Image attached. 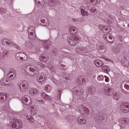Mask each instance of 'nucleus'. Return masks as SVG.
Wrapping results in <instances>:
<instances>
[{
    "label": "nucleus",
    "instance_id": "24",
    "mask_svg": "<svg viewBox=\"0 0 129 129\" xmlns=\"http://www.w3.org/2000/svg\"><path fill=\"white\" fill-rule=\"evenodd\" d=\"M81 9V12L82 15L85 17V16H88L89 14L88 12L85 11V7L81 6L80 7Z\"/></svg>",
    "mask_w": 129,
    "mask_h": 129
},
{
    "label": "nucleus",
    "instance_id": "39",
    "mask_svg": "<svg viewBox=\"0 0 129 129\" xmlns=\"http://www.w3.org/2000/svg\"><path fill=\"white\" fill-rule=\"evenodd\" d=\"M15 57L17 60H21L20 52L17 53Z\"/></svg>",
    "mask_w": 129,
    "mask_h": 129
},
{
    "label": "nucleus",
    "instance_id": "56",
    "mask_svg": "<svg viewBox=\"0 0 129 129\" xmlns=\"http://www.w3.org/2000/svg\"><path fill=\"white\" fill-rule=\"evenodd\" d=\"M69 108H72V106H69Z\"/></svg>",
    "mask_w": 129,
    "mask_h": 129
},
{
    "label": "nucleus",
    "instance_id": "12",
    "mask_svg": "<svg viewBox=\"0 0 129 129\" xmlns=\"http://www.w3.org/2000/svg\"><path fill=\"white\" fill-rule=\"evenodd\" d=\"M59 54V58L60 59H62V58H63V57H66L67 58H69V57H70V53H69L68 52H65L63 50H62V49H61L60 52Z\"/></svg>",
    "mask_w": 129,
    "mask_h": 129
},
{
    "label": "nucleus",
    "instance_id": "19",
    "mask_svg": "<svg viewBox=\"0 0 129 129\" xmlns=\"http://www.w3.org/2000/svg\"><path fill=\"white\" fill-rule=\"evenodd\" d=\"M94 63L97 67H101L104 65V63L102 60L96 59L94 60Z\"/></svg>",
    "mask_w": 129,
    "mask_h": 129
},
{
    "label": "nucleus",
    "instance_id": "48",
    "mask_svg": "<svg viewBox=\"0 0 129 129\" xmlns=\"http://www.w3.org/2000/svg\"><path fill=\"white\" fill-rule=\"evenodd\" d=\"M44 126V125L42 124L41 123H38L37 124V127H43Z\"/></svg>",
    "mask_w": 129,
    "mask_h": 129
},
{
    "label": "nucleus",
    "instance_id": "25",
    "mask_svg": "<svg viewBox=\"0 0 129 129\" xmlns=\"http://www.w3.org/2000/svg\"><path fill=\"white\" fill-rule=\"evenodd\" d=\"M76 52L77 53H85V48L83 47H79L75 49Z\"/></svg>",
    "mask_w": 129,
    "mask_h": 129
},
{
    "label": "nucleus",
    "instance_id": "20",
    "mask_svg": "<svg viewBox=\"0 0 129 129\" xmlns=\"http://www.w3.org/2000/svg\"><path fill=\"white\" fill-rule=\"evenodd\" d=\"M9 46H12V47L15 48V49H17V50H21V47H20V46H19L18 44L12 41L9 43Z\"/></svg>",
    "mask_w": 129,
    "mask_h": 129
},
{
    "label": "nucleus",
    "instance_id": "37",
    "mask_svg": "<svg viewBox=\"0 0 129 129\" xmlns=\"http://www.w3.org/2000/svg\"><path fill=\"white\" fill-rule=\"evenodd\" d=\"M97 79L98 80H99V81H102V80L104 79V78L103 77V75H101L98 76Z\"/></svg>",
    "mask_w": 129,
    "mask_h": 129
},
{
    "label": "nucleus",
    "instance_id": "33",
    "mask_svg": "<svg viewBox=\"0 0 129 129\" xmlns=\"http://www.w3.org/2000/svg\"><path fill=\"white\" fill-rule=\"evenodd\" d=\"M45 89L47 92H50V91H51V89H52V88L51 87V86L47 85L45 86Z\"/></svg>",
    "mask_w": 129,
    "mask_h": 129
},
{
    "label": "nucleus",
    "instance_id": "5",
    "mask_svg": "<svg viewBox=\"0 0 129 129\" xmlns=\"http://www.w3.org/2000/svg\"><path fill=\"white\" fill-rule=\"evenodd\" d=\"M12 126L15 127V128H21L23 123L22 121L19 119H15L13 121L11 122Z\"/></svg>",
    "mask_w": 129,
    "mask_h": 129
},
{
    "label": "nucleus",
    "instance_id": "35",
    "mask_svg": "<svg viewBox=\"0 0 129 129\" xmlns=\"http://www.w3.org/2000/svg\"><path fill=\"white\" fill-rule=\"evenodd\" d=\"M36 5H37V7L40 8V6H42V3H43V1L42 0H37V1H36Z\"/></svg>",
    "mask_w": 129,
    "mask_h": 129
},
{
    "label": "nucleus",
    "instance_id": "34",
    "mask_svg": "<svg viewBox=\"0 0 129 129\" xmlns=\"http://www.w3.org/2000/svg\"><path fill=\"white\" fill-rule=\"evenodd\" d=\"M44 98L45 100H52V99H53L51 97L47 94H46V95L44 96Z\"/></svg>",
    "mask_w": 129,
    "mask_h": 129
},
{
    "label": "nucleus",
    "instance_id": "54",
    "mask_svg": "<svg viewBox=\"0 0 129 129\" xmlns=\"http://www.w3.org/2000/svg\"><path fill=\"white\" fill-rule=\"evenodd\" d=\"M3 109L5 111L8 110V109H6V107H5V108H3Z\"/></svg>",
    "mask_w": 129,
    "mask_h": 129
},
{
    "label": "nucleus",
    "instance_id": "1",
    "mask_svg": "<svg viewBox=\"0 0 129 129\" xmlns=\"http://www.w3.org/2000/svg\"><path fill=\"white\" fill-rule=\"evenodd\" d=\"M35 65H36L37 68L34 66H32L31 67L29 68V71L34 73V74L33 75V76L34 77L36 76H39L40 71L39 70V68H44V67H45V65L41 62H38L37 61H35Z\"/></svg>",
    "mask_w": 129,
    "mask_h": 129
},
{
    "label": "nucleus",
    "instance_id": "49",
    "mask_svg": "<svg viewBox=\"0 0 129 129\" xmlns=\"http://www.w3.org/2000/svg\"><path fill=\"white\" fill-rule=\"evenodd\" d=\"M90 11L92 13H96V9L95 8H93V9H90Z\"/></svg>",
    "mask_w": 129,
    "mask_h": 129
},
{
    "label": "nucleus",
    "instance_id": "28",
    "mask_svg": "<svg viewBox=\"0 0 129 129\" xmlns=\"http://www.w3.org/2000/svg\"><path fill=\"white\" fill-rule=\"evenodd\" d=\"M11 42V40H8V39H4L2 40V42L4 44V45H8V46H10V42Z\"/></svg>",
    "mask_w": 129,
    "mask_h": 129
},
{
    "label": "nucleus",
    "instance_id": "14",
    "mask_svg": "<svg viewBox=\"0 0 129 129\" xmlns=\"http://www.w3.org/2000/svg\"><path fill=\"white\" fill-rule=\"evenodd\" d=\"M40 60L42 62H45L49 60V56L46 53L42 54L40 56Z\"/></svg>",
    "mask_w": 129,
    "mask_h": 129
},
{
    "label": "nucleus",
    "instance_id": "45",
    "mask_svg": "<svg viewBox=\"0 0 129 129\" xmlns=\"http://www.w3.org/2000/svg\"><path fill=\"white\" fill-rule=\"evenodd\" d=\"M105 26L102 25H99V28L100 29V30H101V31L104 30V28Z\"/></svg>",
    "mask_w": 129,
    "mask_h": 129
},
{
    "label": "nucleus",
    "instance_id": "43",
    "mask_svg": "<svg viewBox=\"0 0 129 129\" xmlns=\"http://www.w3.org/2000/svg\"><path fill=\"white\" fill-rule=\"evenodd\" d=\"M90 1H91V3H92V4H93V5H94L97 4L98 0H90Z\"/></svg>",
    "mask_w": 129,
    "mask_h": 129
},
{
    "label": "nucleus",
    "instance_id": "16",
    "mask_svg": "<svg viewBox=\"0 0 129 129\" xmlns=\"http://www.w3.org/2000/svg\"><path fill=\"white\" fill-rule=\"evenodd\" d=\"M8 51L5 50L3 52H0V60L3 61L5 58H6V56H8Z\"/></svg>",
    "mask_w": 129,
    "mask_h": 129
},
{
    "label": "nucleus",
    "instance_id": "51",
    "mask_svg": "<svg viewBox=\"0 0 129 129\" xmlns=\"http://www.w3.org/2000/svg\"><path fill=\"white\" fill-rule=\"evenodd\" d=\"M113 95H114V97H117L118 98H119V97H118V94H117V93L114 94Z\"/></svg>",
    "mask_w": 129,
    "mask_h": 129
},
{
    "label": "nucleus",
    "instance_id": "38",
    "mask_svg": "<svg viewBox=\"0 0 129 129\" xmlns=\"http://www.w3.org/2000/svg\"><path fill=\"white\" fill-rule=\"evenodd\" d=\"M24 57H26V54L23 52H20V60L23 61L24 60Z\"/></svg>",
    "mask_w": 129,
    "mask_h": 129
},
{
    "label": "nucleus",
    "instance_id": "10",
    "mask_svg": "<svg viewBox=\"0 0 129 129\" xmlns=\"http://www.w3.org/2000/svg\"><path fill=\"white\" fill-rule=\"evenodd\" d=\"M92 52H93V49H92V48L90 47L89 46L85 48V53H87L86 54L87 56L92 57Z\"/></svg>",
    "mask_w": 129,
    "mask_h": 129
},
{
    "label": "nucleus",
    "instance_id": "36",
    "mask_svg": "<svg viewBox=\"0 0 129 129\" xmlns=\"http://www.w3.org/2000/svg\"><path fill=\"white\" fill-rule=\"evenodd\" d=\"M81 20H84V18H73V21H74V22H81Z\"/></svg>",
    "mask_w": 129,
    "mask_h": 129
},
{
    "label": "nucleus",
    "instance_id": "8",
    "mask_svg": "<svg viewBox=\"0 0 129 129\" xmlns=\"http://www.w3.org/2000/svg\"><path fill=\"white\" fill-rule=\"evenodd\" d=\"M120 109L122 112H128L129 104L128 103L123 102L120 105Z\"/></svg>",
    "mask_w": 129,
    "mask_h": 129
},
{
    "label": "nucleus",
    "instance_id": "7",
    "mask_svg": "<svg viewBox=\"0 0 129 129\" xmlns=\"http://www.w3.org/2000/svg\"><path fill=\"white\" fill-rule=\"evenodd\" d=\"M16 75V70L14 69H11L7 73V77L10 78V79H15Z\"/></svg>",
    "mask_w": 129,
    "mask_h": 129
},
{
    "label": "nucleus",
    "instance_id": "55",
    "mask_svg": "<svg viewBox=\"0 0 129 129\" xmlns=\"http://www.w3.org/2000/svg\"><path fill=\"white\" fill-rule=\"evenodd\" d=\"M85 80L84 79H82V81L83 82H85Z\"/></svg>",
    "mask_w": 129,
    "mask_h": 129
},
{
    "label": "nucleus",
    "instance_id": "17",
    "mask_svg": "<svg viewBox=\"0 0 129 129\" xmlns=\"http://www.w3.org/2000/svg\"><path fill=\"white\" fill-rule=\"evenodd\" d=\"M7 98L8 97L5 93L3 92L0 93V101L1 102H5V101H6Z\"/></svg>",
    "mask_w": 129,
    "mask_h": 129
},
{
    "label": "nucleus",
    "instance_id": "57",
    "mask_svg": "<svg viewBox=\"0 0 129 129\" xmlns=\"http://www.w3.org/2000/svg\"><path fill=\"white\" fill-rule=\"evenodd\" d=\"M128 27H129V24H128Z\"/></svg>",
    "mask_w": 129,
    "mask_h": 129
},
{
    "label": "nucleus",
    "instance_id": "30",
    "mask_svg": "<svg viewBox=\"0 0 129 129\" xmlns=\"http://www.w3.org/2000/svg\"><path fill=\"white\" fill-rule=\"evenodd\" d=\"M26 118L29 120L30 122H34L35 120H34V117L31 116V115H28L27 116Z\"/></svg>",
    "mask_w": 129,
    "mask_h": 129
},
{
    "label": "nucleus",
    "instance_id": "44",
    "mask_svg": "<svg viewBox=\"0 0 129 129\" xmlns=\"http://www.w3.org/2000/svg\"><path fill=\"white\" fill-rule=\"evenodd\" d=\"M104 30H105V31H108V33L110 32V27L108 26H105Z\"/></svg>",
    "mask_w": 129,
    "mask_h": 129
},
{
    "label": "nucleus",
    "instance_id": "42",
    "mask_svg": "<svg viewBox=\"0 0 129 129\" xmlns=\"http://www.w3.org/2000/svg\"><path fill=\"white\" fill-rule=\"evenodd\" d=\"M63 90H62V89H60V88H57V92H58V94H59V96H61V92H62Z\"/></svg>",
    "mask_w": 129,
    "mask_h": 129
},
{
    "label": "nucleus",
    "instance_id": "2",
    "mask_svg": "<svg viewBox=\"0 0 129 129\" xmlns=\"http://www.w3.org/2000/svg\"><path fill=\"white\" fill-rule=\"evenodd\" d=\"M18 86L21 92H25L29 88V83L27 81H22L18 83Z\"/></svg>",
    "mask_w": 129,
    "mask_h": 129
},
{
    "label": "nucleus",
    "instance_id": "23",
    "mask_svg": "<svg viewBox=\"0 0 129 129\" xmlns=\"http://www.w3.org/2000/svg\"><path fill=\"white\" fill-rule=\"evenodd\" d=\"M21 102H22V103H23V104H25V105H30V104H31V103H28L29 102V99L28 98V96H24L22 98Z\"/></svg>",
    "mask_w": 129,
    "mask_h": 129
},
{
    "label": "nucleus",
    "instance_id": "52",
    "mask_svg": "<svg viewBox=\"0 0 129 129\" xmlns=\"http://www.w3.org/2000/svg\"><path fill=\"white\" fill-rule=\"evenodd\" d=\"M39 101L42 103V104H44V103H45V101L43 100H39Z\"/></svg>",
    "mask_w": 129,
    "mask_h": 129
},
{
    "label": "nucleus",
    "instance_id": "31",
    "mask_svg": "<svg viewBox=\"0 0 129 129\" xmlns=\"http://www.w3.org/2000/svg\"><path fill=\"white\" fill-rule=\"evenodd\" d=\"M0 84L2 85H4L5 86L8 85V84L6 83V78H3L0 81Z\"/></svg>",
    "mask_w": 129,
    "mask_h": 129
},
{
    "label": "nucleus",
    "instance_id": "15",
    "mask_svg": "<svg viewBox=\"0 0 129 129\" xmlns=\"http://www.w3.org/2000/svg\"><path fill=\"white\" fill-rule=\"evenodd\" d=\"M29 93L31 95H38L39 94V90L36 88H31L29 90Z\"/></svg>",
    "mask_w": 129,
    "mask_h": 129
},
{
    "label": "nucleus",
    "instance_id": "13",
    "mask_svg": "<svg viewBox=\"0 0 129 129\" xmlns=\"http://www.w3.org/2000/svg\"><path fill=\"white\" fill-rule=\"evenodd\" d=\"M37 81H38L40 84H45V82H46V77H44V76H39L37 79Z\"/></svg>",
    "mask_w": 129,
    "mask_h": 129
},
{
    "label": "nucleus",
    "instance_id": "29",
    "mask_svg": "<svg viewBox=\"0 0 129 129\" xmlns=\"http://www.w3.org/2000/svg\"><path fill=\"white\" fill-rule=\"evenodd\" d=\"M52 82H53V83H54V84H56V85H57V86H59V85H61L62 84L61 83V82H60L59 81L56 80V79H52Z\"/></svg>",
    "mask_w": 129,
    "mask_h": 129
},
{
    "label": "nucleus",
    "instance_id": "22",
    "mask_svg": "<svg viewBox=\"0 0 129 129\" xmlns=\"http://www.w3.org/2000/svg\"><path fill=\"white\" fill-rule=\"evenodd\" d=\"M61 49L54 48L53 50L52 54L54 56H58L60 58Z\"/></svg>",
    "mask_w": 129,
    "mask_h": 129
},
{
    "label": "nucleus",
    "instance_id": "4",
    "mask_svg": "<svg viewBox=\"0 0 129 129\" xmlns=\"http://www.w3.org/2000/svg\"><path fill=\"white\" fill-rule=\"evenodd\" d=\"M80 37L74 36H71L69 37V39H68V41L71 46H76L77 44H78L79 43V41H80Z\"/></svg>",
    "mask_w": 129,
    "mask_h": 129
},
{
    "label": "nucleus",
    "instance_id": "11",
    "mask_svg": "<svg viewBox=\"0 0 129 129\" xmlns=\"http://www.w3.org/2000/svg\"><path fill=\"white\" fill-rule=\"evenodd\" d=\"M104 94L106 95H112L113 94V89L111 87H106L104 91Z\"/></svg>",
    "mask_w": 129,
    "mask_h": 129
},
{
    "label": "nucleus",
    "instance_id": "26",
    "mask_svg": "<svg viewBox=\"0 0 129 129\" xmlns=\"http://www.w3.org/2000/svg\"><path fill=\"white\" fill-rule=\"evenodd\" d=\"M102 69L103 71H104L106 73H108V72L110 71V69L107 66H103L102 67Z\"/></svg>",
    "mask_w": 129,
    "mask_h": 129
},
{
    "label": "nucleus",
    "instance_id": "41",
    "mask_svg": "<svg viewBox=\"0 0 129 129\" xmlns=\"http://www.w3.org/2000/svg\"><path fill=\"white\" fill-rule=\"evenodd\" d=\"M122 121H124L125 123H127V122H128V119L126 117L122 118Z\"/></svg>",
    "mask_w": 129,
    "mask_h": 129
},
{
    "label": "nucleus",
    "instance_id": "47",
    "mask_svg": "<svg viewBox=\"0 0 129 129\" xmlns=\"http://www.w3.org/2000/svg\"><path fill=\"white\" fill-rule=\"evenodd\" d=\"M76 30L75 29L73 28H70L69 30V31L71 33V32H75Z\"/></svg>",
    "mask_w": 129,
    "mask_h": 129
},
{
    "label": "nucleus",
    "instance_id": "53",
    "mask_svg": "<svg viewBox=\"0 0 129 129\" xmlns=\"http://www.w3.org/2000/svg\"><path fill=\"white\" fill-rule=\"evenodd\" d=\"M8 82H9V79H6L5 83H8Z\"/></svg>",
    "mask_w": 129,
    "mask_h": 129
},
{
    "label": "nucleus",
    "instance_id": "32",
    "mask_svg": "<svg viewBox=\"0 0 129 129\" xmlns=\"http://www.w3.org/2000/svg\"><path fill=\"white\" fill-rule=\"evenodd\" d=\"M6 13H7V9H6V8H0V14L4 15V14H6Z\"/></svg>",
    "mask_w": 129,
    "mask_h": 129
},
{
    "label": "nucleus",
    "instance_id": "18",
    "mask_svg": "<svg viewBox=\"0 0 129 129\" xmlns=\"http://www.w3.org/2000/svg\"><path fill=\"white\" fill-rule=\"evenodd\" d=\"M43 47L46 50H49V48H50V44H51V41L49 40L44 41L43 42Z\"/></svg>",
    "mask_w": 129,
    "mask_h": 129
},
{
    "label": "nucleus",
    "instance_id": "46",
    "mask_svg": "<svg viewBox=\"0 0 129 129\" xmlns=\"http://www.w3.org/2000/svg\"><path fill=\"white\" fill-rule=\"evenodd\" d=\"M104 77H105V81L106 82H109V78L107 77L106 76H105Z\"/></svg>",
    "mask_w": 129,
    "mask_h": 129
},
{
    "label": "nucleus",
    "instance_id": "27",
    "mask_svg": "<svg viewBox=\"0 0 129 129\" xmlns=\"http://www.w3.org/2000/svg\"><path fill=\"white\" fill-rule=\"evenodd\" d=\"M50 67H51V71H53V72H54L55 73L57 71V69L58 68V65L57 64H55V66L51 65V66H50Z\"/></svg>",
    "mask_w": 129,
    "mask_h": 129
},
{
    "label": "nucleus",
    "instance_id": "9",
    "mask_svg": "<svg viewBox=\"0 0 129 129\" xmlns=\"http://www.w3.org/2000/svg\"><path fill=\"white\" fill-rule=\"evenodd\" d=\"M112 35L109 33L104 34L103 35V38L104 40H105V41H107L109 44H113V43H114V40H112L111 41H109V40H112ZM108 39H109V40Z\"/></svg>",
    "mask_w": 129,
    "mask_h": 129
},
{
    "label": "nucleus",
    "instance_id": "50",
    "mask_svg": "<svg viewBox=\"0 0 129 129\" xmlns=\"http://www.w3.org/2000/svg\"><path fill=\"white\" fill-rule=\"evenodd\" d=\"M45 95H46V94L45 93H41V96L42 98H44Z\"/></svg>",
    "mask_w": 129,
    "mask_h": 129
},
{
    "label": "nucleus",
    "instance_id": "6",
    "mask_svg": "<svg viewBox=\"0 0 129 129\" xmlns=\"http://www.w3.org/2000/svg\"><path fill=\"white\" fill-rule=\"evenodd\" d=\"M96 48L100 51V52H101V53H104V52H105L106 45L103 43L98 42L96 44Z\"/></svg>",
    "mask_w": 129,
    "mask_h": 129
},
{
    "label": "nucleus",
    "instance_id": "40",
    "mask_svg": "<svg viewBox=\"0 0 129 129\" xmlns=\"http://www.w3.org/2000/svg\"><path fill=\"white\" fill-rule=\"evenodd\" d=\"M88 91H89V92H94V89H93V87H90L88 88Z\"/></svg>",
    "mask_w": 129,
    "mask_h": 129
},
{
    "label": "nucleus",
    "instance_id": "21",
    "mask_svg": "<svg viewBox=\"0 0 129 129\" xmlns=\"http://www.w3.org/2000/svg\"><path fill=\"white\" fill-rule=\"evenodd\" d=\"M78 121L79 124H85V123H86V120L83 116L79 117Z\"/></svg>",
    "mask_w": 129,
    "mask_h": 129
},
{
    "label": "nucleus",
    "instance_id": "3",
    "mask_svg": "<svg viewBox=\"0 0 129 129\" xmlns=\"http://www.w3.org/2000/svg\"><path fill=\"white\" fill-rule=\"evenodd\" d=\"M28 33V38L30 40H35L36 37V34L35 33V27L30 26L27 29Z\"/></svg>",
    "mask_w": 129,
    "mask_h": 129
}]
</instances>
